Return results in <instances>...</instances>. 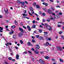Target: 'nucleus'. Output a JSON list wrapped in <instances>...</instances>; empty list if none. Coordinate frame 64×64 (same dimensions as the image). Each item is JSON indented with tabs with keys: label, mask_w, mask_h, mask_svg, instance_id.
Masks as SVG:
<instances>
[{
	"label": "nucleus",
	"mask_w": 64,
	"mask_h": 64,
	"mask_svg": "<svg viewBox=\"0 0 64 64\" xmlns=\"http://www.w3.org/2000/svg\"><path fill=\"white\" fill-rule=\"evenodd\" d=\"M45 25L46 26V28L48 30L50 31H52V26H50L48 25V24L46 23L45 24Z\"/></svg>",
	"instance_id": "obj_1"
},
{
	"label": "nucleus",
	"mask_w": 64,
	"mask_h": 64,
	"mask_svg": "<svg viewBox=\"0 0 64 64\" xmlns=\"http://www.w3.org/2000/svg\"><path fill=\"white\" fill-rule=\"evenodd\" d=\"M18 4H19V3H20L22 5H24V2H20V0H17Z\"/></svg>",
	"instance_id": "obj_2"
},
{
	"label": "nucleus",
	"mask_w": 64,
	"mask_h": 64,
	"mask_svg": "<svg viewBox=\"0 0 64 64\" xmlns=\"http://www.w3.org/2000/svg\"><path fill=\"white\" fill-rule=\"evenodd\" d=\"M39 62L41 64H45V62L44 61L42 60L41 59H40L39 60Z\"/></svg>",
	"instance_id": "obj_3"
},
{
	"label": "nucleus",
	"mask_w": 64,
	"mask_h": 64,
	"mask_svg": "<svg viewBox=\"0 0 64 64\" xmlns=\"http://www.w3.org/2000/svg\"><path fill=\"white\" fill-rule=\"evenodd\" d=\"M57 48V49L58 50H59L60 51H62V49L59 46H56Z\"/></svg>",
	"instance_id": "obj_4"
},
{
	"label": "nucleus",
	"mask_w": 64,
	"mask_h": 64,
	"mask_svg": "<svg viewBox=\"0 0 64 64\" xmlns=\"http://www.w3.org/2000/svg\"><path fill=\"white\" fill-rule=\"evenodd\" d=\"M36 48H35V49H38V50H39V49L40 48V46H39V45L36 44Z\"/></svg>",
	"instance_id": "obj_5"
},
{
	"label": "nucleus",
	"mask_w": 64,
	"mask_h": 64,
	"mask_svg": "<svg viewBox=\"0 0 64 64\" xmlns=\"http://www.w3.org/2000/svg\"><path fill=\"white\" fill-rule=\"evenodd\" d=\"M48 13L50 14H52V10L49 9L48 10Z\"/></svg>",
	"instance_id": "obj_6"
},
{
	"label": "nucleus",
	"mask_w": 64,
	"mask_h": 64,
	"mask_svg": "<svg viewBox=\"0 0 64 64\" xmlns=\"http://www.w3.org/2000/svg\"><path fill=\"white\" fill-rule=\"evenodd\" d=\"M18 36L19 37H22L23 36V34L22 32H20L18 34Z\"/></svg>",
	"instance_id": "obj_7"
},
{
	"label": "nucleus",
	"mask_w": 64,
	"mask_h": 64,
	"mask_svg": "<svg viewBox=\"0 0 64 64\" xmlns=\"http://www.w3.org/2000/svg\"><path fill=\"white\" fill-rule=\"evenodd\" d=\"M18 29L20 31H21V32H24V30L22 29L21 28H19Z\"/></svg>",
	"instance_id": "obj_8"
},
{
	"label": "nucleus",
	"mask_w": 64,
	"mask_h": 64,
	"mask_svg": "<svg viewBox=\"0 0 64 64\" xmlns=\"http://www.w3.org/2000/svg\"><path fill=\"white\" fill-rule=\"evenodd\" d=\"M16 26L14 25H13L11 26V28L12 29H14V28H15Z\"/></svg>",
	"instance_id": "obj_9"
},
{
	"label": "nucleus",
	"mask_w": 64,
	"mask_h": 64,
	"mask_svg": "<svg viewBox=\"0 0 64 64\" xmlns=\"http://www.w3.org/2000/svg\"><path fill=\"white\" fill-rule=\"evenodd\" d=\"M8 10L7 9V10L6 11H5V10H4V11L5 13H6L7 14H8Z\"/></svg>",
	"instance_id": "obj_10"
},
{
	"label": "nucleus",
	"mask_w": 64,
	"mask_h": 64,
	"mask_svg": "<svg viewBox=\"0 0 64 64\" xmlns=\"http://www.w3.org/2000/svg\"><path fill=\"white\" fill-rule=\"evenodd\" d=\"M13 33H14V31H12V32H10L9 33V34L10 35H12V34H13Z\"/></svg>",
	"instance_id": "obj_11"
},
{
	"label": "nucleus",
	"mask_w": 64,
	"mask_h": 64,
	"mask_svg": "<svg viewBox=\"0 0 64 64\" xmlns=\"http://www.w3.org/2000/svg\"><path fill=\"white\" fill-rule=\"evenodd\" d=\"M60 14H56V17H57V18H60Z\"/></svg>",
	"instance_id": "obj_12"
},
{
	"label": "nucleus",
	"mask_w": 64,
	"mask_h": 64,
	"mask_svg": "<svg viewBox=\"0 0 64 64\" xmlns=\"http://www.w3.org/2000/svg\"><path fill=\"white\" fill-rule=\"evenodd\" d=\"M43 4V5H45V6H47L48 5V4L47 3H46L45 2H43L42 3Z\"/></svg>",
	"instance_id": "obj_13"
},
{
	"label": "nucleus",
	"mask_w": 64,
	"mask_h": 64,
	"mask_svg": "<svg viewBox=\"0 0 64 64\" xmlns=\"http://www.w3.org/2000/svg\"><path fill=\"white\" fill-rule=\"evenodd\" d=\"M30 10L31 11H33V8L31 7H30Z\"/></svg>",
	"instance_id": "obj_14"
},
{
	"label": "nucleus",
	"mask_w": 64,
	"mask_h": 64,
	"mask_svg": "<svg viewBox=\"0 0 64 64\" xmlns=\"http://www.w3.org/2000/svg\"><path fill=\"white\" fill-rule=\"evenodd\" d=\"M16 58L17 59H19V55L18 54L16 55Z\"/></svg>",
	"instance_id": "obj_15"
},
{
	"label": "nucleus",
	"mask_w": 64,
	"mask_h": 64,
	"mask_svg": "<svg viewBox=\"0 0 64 64\" xmlns=\"http://www.w3.org/2000/svg\"><path fill=\"white\" fill-rule=\"evenodd\" d=\"M34 52L36 54H38L39 53V52H37V51H36V50H34Z\"/></svg>",
	"instance_id": "obj_16"
},
{
	"label": "nucleus",
	"mask_w": 64,
	"mask_h": 64,
	"mask_svg": "<svg viewBox=\"0 0 64 64\" xmlns=\"http://www.w3.org/2000/svg\"><path fill=\"white\" fill-rule=\"evenodd\" d=\"M44 58H45L46 59H49V57H48V56H45L44 57Z\"/></svg>",
	"instance_id": "obj_17"
},
{
	"label": "nucleus",
	"mask_w": 64,
	"mask_h": 64,
	"mask_svg": "<svg viewBox=\"0 0 64 64\" xmlns=\"http://www.w3.org/2000/svg\"><path fill=\"white\" fill-rule=\"evenodd\" d=\"M28 46H30V45H31V43H30V42H28Z\"/></svg>",
	"instance_id": "obj_18"
},
{
	"label": "nucleus",
	"mask_w": 64,
	"mask_h": 64,
	"mask_svg": "<svg viewBox=\"0 0 64 64\" xmlns=\"http://www.w3.org/2000/svg\"><path fill=\"white\" fill-rule=\"evenodd\" d=\"M36 41L34 39H33L32 40V43H35V42Z\"/></svg>",
	"instance_id": "obj_19"
},
{
	"label": "nucleus",
	"mask_w": 64,
	"mask_h": 64,
	"mask_svg": "<svg viewBox=\"0 0 64 64\" xmlns=\"http://www.w3.org/2000/svg\"><path fill=\"white\" fill-rule=\"evenodd\" d=\"M36 8H40V6H39L38 5H36Z\"/></svg>",
	"instance_id": "obj_20"
},
{
	"label": "nucleus",
	"mask_w": 64,
	"mask_h": 64,
	"mask_svg": "<svg viewBox=\"0 0 64 64\" xmlns=\"http://www.w3.org/2000/svg\"><path fill=\"white\" fill-rule=\"evenodd\" d=\"M36 26L35 25H34L32 26V28H35Z\"/></svg>",
	"instance_id": "obj_21"
},
{
	"label": "nucleus",
	"mask_w": 64,
	"mask_h": 64,
	"mask_svg": "<svg viewBox=\"0 0 64 64\" xmlns=\"http://www.w3.org/2000/svg\"><path fill=\"white\" fill-rule=\"evenodd\" d=\"M15 36H16V35H14L13 36V38H14V39H16V37Z\"/></svg>",
	"instance_id": "obj_22"
},
{
	"label": "nucleus",
	"mask_w": 64,
	"mask_h": 64,
	"mask_svg": "<svg viewBox=\"0 0 64 64\" xmlns=\"http://www.w3.org/2000/svg\"><path fill=\"white\" fill-rule=\"evenodd\" d=\"M61 37L62 38V39H64V36L62 35L61 36Z\"/></svg>",
	"instance_id": "obj_23"
},
{
	"label": "nucleus",
	"mask_w": 64,
	"mask_h": 64,
	"mask_svg": "<svg viewBox=\"0 0 64 64\" xmlns=\"http://www.w3.org/2000/svg\"><path fill=\"white\" fill-rule=\"evenodd\" d=\"M3 30V28L0 27V30Z\"/></svg>",
	"instance_id": "obj_24"
},
{
	"label": "nucleus",
	"mask_w": 64,
	"mask_h": 64,
	"mask_svg": "<svg viewBox=\"0 0 64 64\" xmlns=\"http://www.w3.org/2000/svg\"><path fill=\"white\" fill-rule=\"evenodd\" d=\"M60 61L61 62H63V60H62L60 58Z\"/></svg>",
	"instance_id": "obj_25"
},
{
	"label": "nucleus",
	"mask_w": 64,
	"mask_h": 64,
	"mask_svg": "<svg viewBox=\"0 0 64 64\" xmlns=\"http://www.w3.org/2000/svg\"><path fill=\"white\" fill-rule=\"evenodd\" d=\"M48 39L49 41H51V40H52V39L51 38H48Z\"/></svg>",
	"instance_id": "obj_26"
},
{
	"label": "nucleus",
	"mask_w": 64,
	"mask_h": 64,
	"mask_svg": "<svg viewBox=\"0 0 64 64\" xmlns=\"http://www.w3.org/2000/svg\"><path fill=\"white\" fill-rule=\"evenodd\" d=\"M33 5L34 6H36V4L35 3H34L33 4Z\"/></svg>",
	"instance_id": "obj_27"
},
{
	"label": "nucleus",
	"mask_w": 64,
	"mask_h": 64,
	"mask_svg": "<svg viewBox=\"0 0 64 64\" xmlns=\"http://www.w3.org/2000/svg\"><path fill=\"white\" fill-rule=\"evenodd\" d=\"M20 42L21 44H23V41L22 40H20Z\"/></svg>",
	"instance_id": "obj_28"
},
{
	"label": "nucleus",
	"mask_w": 64,
	"mask_h": 64,
	"mask_svg": "<svg viewBox=\"0 0 64 64\" xmlns=\"http://www.w3.org/2000/svg\"><path fill=\"white\" fill-rule=\"evenodd\" d=\"M14 48L16 49H18L19 48L17 46H15L14 47Z\"/></svg>",
	"instance_id": "obj_29"
},
{
	"label": "nucleus",
	"mask_w": 64,
	"mask_h": 64,
	"mask_svg": "<svg viewBox=\"0 0 64 64\" xmlns=\"http://www.w3.org/2000/svg\"><path fill=\"white\" fill-rule=\"evenodd\" d=\"M38 30L40 33H41V32H42V30L40 29L39 30Z\"/></svg>",
	"instance_id": "obj_30"
},
{
	"label": "nucleus",
	"mask_w": 64,
	"mask_h": 64,
	"mask_svg": "<svg viewBox=\"0 0 64 64\" xmlns=\"http://www.w3.org/2000/svg\"><path fill=\"white\" fill-rule=\"evenodd\" d=\"M12 58L11 57H9L8 58V59L9 60H12Z\"/></svg>",
	"instance_id": "obj_31"
},
{
	"label": "nucleus",
	"mask_w": 64,
	"mask_h": 64,
	"mask_svg": "<svg viewBox=\"0 0 64 64\" xmlns=\"http://www.w3.org/2000/svg\"><path fill=\"white\" fill-rule=\"evenodd\" d=\"M48 19H49L50 20H52V19H53V18L52 17L49 18H48Z\"/></svg>",
	"instance_id": "obj_32"
},
{
	"label": "nucleus",
	"mask_w": 64,
	"mask_h": 64,
	"mask_svg": "<svg viewBox=\"0 0 64 64\" xmlns=\"http://www.w3.org/2000/svg\"><path fill=\"white\" fill-rule=\"evenodd\" d=\"M24 14H26V13H27L26 10H24Z\"/></svg>",
	"instance_id": "obj_33"
},
{
	"label": "nucleus",
	"mask_w": 64,
	"mask_h": 64,
	"mask_svg": "<svg viewBox=\"0 0 64 64\" xmlns=\"http://www.w3.org/2000/svg\"><path fill=\"white\" fill-rule=\"evenodd\" d=\"M39 36V35H37L36 36V38H39V37H40Z\"/></svg>",
	"instance_id": "obj_34"
},
{
	"label": "nucleus",
	"mask_w": 64,
	"mask_h": 64,
	"mask_svg": "<svg viewBox=\"0 0 64 64\" xmlns=\"http://www.w3.org/2000/svg\"><path fill=\"white\" fill-rule=\"evenodd\" d=\"M40 40H43V38L42 37H40Z\"/></svg>",
	"instance_id": "obj_35"
},
{
	"label": "nucleus",
	"mask_w": 64,
	"mask_h": 64,
	"mask_svg": "<svg viewBox=\"0 0 64 64\" xmlns=\"http://www.w3.org/2000/svg\"><path fill=\"white\" fill-rule=\"evenodd\" d=\"M51 9L52 10V11H54V10H55V9L54 8H52Z\"/></svg>",
	"instance_id": "obj_36"
},
{
	"label": "nucleus",
	"mask_w": 64,
	"mask_h": 64,
	"mask_svg": "<svg viewBox=\"0 0 64 64\" xmlns=\"http://www.w3.org/2000/svg\"><path fill=\"white\" fill-rule=\"evenodd\" d=\"M62 34V32L61 31L59 32V34Z\"/></svg>",
	"instance_id": "obj_37"
},
{
	"label": "nucleus",
	"mask_w": 64,
	"mask_h": 64,
	"mask_svg": "<svg viewBox=\"0 0 64 64\" xmlns=\"http://www.w3.org/2000/svg\"><path fill=\"white\" fill-rule=\"evenodd\" d=\"M31 12H32V14H34V10H33V11H31Z\"/></svg>",
	"instance_id": "obj_38"
},
{
	"label": "nucleus",
	"mask_w": 64,
	"mask_h": 64,
	"mask_svg": "<svg viewBox=\"0 0 64 64\" xmlns=\"http://www.w3.org/2000/svg\"><path fill=\"white\" fill-rule=\"evenodd\" d=\"M8 44H9V45H12V44L10 42V43H8Z\"/></svg>",
	"instance_id": "obj_39"
},
{
	"label": "nucleus",
	"mask_w": 64,
	"mask_h": 64,
	"mask_svg": "<svg viewBox=\"0 0 64 64\" xmlns=\"http://www.w3.org/2000/svg\"><path fill=\"white\" fill-rule=\"evenodd\" d=\"M45 13H44L42 14V15L43 16H45Z\"/></svg>",
	"instance_id": "obj_40"
},
{
	"label": "nucleus",
	"mask_w": 64,
	"mask_h": 64,
	"mask_svg": "<svg viewBox=\"0 0 64 64\" xmlns=\"http://www.w3.org/2000/svg\"><path fill=\"white\" fill-rule=\"evenodd\" d=\"M25 3H26V4H28V2L26 1H25Z\"/></svg>",
	"instance_id": "obj_41"
},
{
	"label": "nucleus",
	"mask_w": 64,
	"mask_h": 64,
	"mask_svg": "<svg viewBox=\"0 0 64 64\" xmlns=\"http://www.w3.org/2000/svg\"><path fill=\"white\" fill-rule=\"evenodd\" d=\"M52 14L53 15H54V16H55V14L54 13H52Z\"/></svg>",
	"instance_id": "obj_42"
},
{
	"label": "nucleus",
	"mask_w": 64,
	"mask_h": 64,
	"mask_svg": "<svg viewBox=\"0 0 64 64\" xmlns=\"http://www.w3.org/2000/svg\"><path fill=\"white\" fill-rule=\"evenodd\" d=\"M58 23H60V24H62V22H58Z\"/></svg>",
	"instance_id": "obj_43"
},
{
	"label": "nucleus",
	"mask_w": 64,
	"mask_h": 64,
	"mask_svg": "<svg viewBox=\"0 0 64 64\" xmlns=\"http://www.w3.org/2000/svg\"><path fill=\"white\" fill-rule=\"evenodd\" d=\"M44 45L46 46H48L46 44H44Z\"/></svg>",
	"instance_id": "obj_44"
},
{
	"label": "nucleus",
	"mask_w": 64,
	"mask_h": 64,
	"mask_svg": "<svg viewBox=\"0 0 64 64\" xmlns=\"http://www.w3.org/2000/svg\"><path fill=\"white\" fill-rule=\"evenodd\" d=\"M28 52L29 53H30V54H32V52L30 51H28Z\"/></svg>",
	"instance_id": "obj_45"
},
{
	"label": "nucleus",
	"mask_w": 64,
	"mask_h": 64,
	"mask_svg": "<svg viewBox=\"0 0 64 64\" xmlns=\"http://www.w3.org/2000/svg\"><path fill=\"white\" fill-rule=\"evenodd\" d=\"M22 27L23 28H24V29H26V28L25 26H23Z\"/></svg>",
	"instance_id": "obj_46"
},
{
	"label": "nucleus",
	"mask_w": 64,
	"mask_h": 64,
	"mask_svg": "<svg viewBox=\"0 0 64 64\" xmlns=\"http://www.w3.org/2000/svg\"><path fill=\"white\" fill-rule=\"evenodd\" d=\"M34 58H32V61L33 62L34 61Z\"/></svg>",
	"instance_id": "obj_47"
},
{
	"label": "nucleus",
	"mask_w": 64,
	"mask_h": 64,
	"mask_svg": "<svg viewBox=\"0 0 64 64\" xmlns=\"http://www.w3.org/2000/svg\"><path fill=\"white\" fill-rule=\"evenodd\" d=\"M58 27H60L61 26V25H59V24H58Z\"/></svg>",
	"instance_id": "obj_48"
},
{
	"label": "nucleus",
	"mask_w": 64,
	"mask_h": 64,
	"mask_svg": "<svg viewBox=\"0 0 64 64\" xmlns=\"http://www.w3.org/2000/svg\"><path fill=\"white\" fill-rule=\"evenodd\" d=\"M27 28L28 29H29V28H30V26H27Z\"/></svg>",
	"instance_id": "obj_49"
},
{
	"label": "nucleus",
	"mask_w": 64,
	"mask_h": 64,
	"mask_svg": "<svg viewBox=\"0 0 64 64\" xmlns=\"http://www.w3.org/2000/svg\"><path fill=\"white\" fill-rule=\"evenodd\" d=\"M32 23L34 24V23H35V21L34 20H33Z\"/></svg>",
	"instance_id": "obj_50"
},
{
	"label": "nucleus",
	"mask_w": 64,
	"mask_h": 64,
	"mask_svg": "<svg viewBox=\"0 0 64 64\" xmlns=\"http://www.w3.org/2000/svg\"><path fill=\"white\" fill-rule=\"evenodd\" d=\"M6 23H8V22H9V21L8 20H6Z\"/></svg>",
	"instance_id": "obj_51"
},
{
	"label": "nucleus",
	"mask_w": 64,
	"mask_h": 64,
	"mask_svg": "<svg viewBox=\"0 0 64 64\" xmlns=\"http://www.w3.org/2000/svg\"><path fill=\"white\" fill-rule=\"evenodd\" d=\"M5 27H6V29H7V28H8V26H6Z\"/></svg>",
	"instance_id": "obj_52"
},
{
	"label": "nucleus",
	"mask_w": 64,
	"mask_h": 64,
	"mask_svg": "<svg viewBox=\"0 0 64 64\" xmlns=\"http://www.w3.org/2000/svg\"><path fill=\"white\" fill-rule=\"evenodd\" d=\"M2 17H3V16H2L1 15H0V18H2Z\"/></svg>",
	"instance_id": "obj_53"
},
{
	"label": "nucleus",
	"mask_w": 64,
	"mask_h": 64,
	"mask_svg": "<svg viewBox=\"0 0 64 64\" xmlns=\"http://www.w3.org/2000/svg\"><path fill=\"white\" fill-rule=\"evenodd\" d=\"M40 27L41 28H43V26H42L41 25H40Z\"/></svg>",
	"instance_id": "obj_54"
},
{
	"label": "nucleus",
	"mask_w": 64,
	"mask_h": 64,
	"mask_svg": "<svg viewBox=\"0 0 64 64\" xmlns=\"http://www.w3.org/2000/svg\"><path fill=\"white\" fill-rule=\"evenodd\" d=\"M44 34H48V32H44Z\"/></svg>",
	"instance_id": "obj_55"
},
{
	"label": "nucleus",
	"mask_w": 64,
	"mask_h": 64,
	"mask_svg": "<svg viewBox=\"0 0 64 64\" xmlns=\"http://www.w3.org/2000/svg\"><path fill=\"white\" fill-rule=\"evenodd\" d=\"M59 14L60 15H62V13H61V12H60L59 13Z\"/></svg>",
	"instance_id": "obj_56"
},
{
	"label": "nucleus",
	"mask_w": 64,
	"mask_h": 64,
	"mask_svg": "<svg viewBox=\"0 0 64 64\" xmlns=\"http://www.w3.org/2000/svg\"><path fill=\"white\" fill-rule=\"evenodd\" d=\"M26 53H27V52H24V54H26Z\"/></svg>",
	"instance_id": "obj_57"
},
{
	"label": "nucleus",
	"mask_w": 64,
	"mask_h": 64,
	"mask_svg": "<svg viewBox=\"0 0 64 64\" xmlns=\"http://www.w3.org/2000/svg\"><path fill=\"white\" fill-rule=\"evenodd\" d=\"M28 30L29 31H31V28H29L28 29Z\"/></svg>",
	"instance_id": "obj_58"
},
{
	"label": "nucleus",
	"mask_w": 64,
	"mask_h": 64,
	"mask_svg": "<svg viewBox=\"0 0 64 64\" xmlns=\"http://www.w3.org/2000/svg\"><path fill=\"white\" fill-rule=\"evenodd\" d=\"M46 44H47V45H49V42H46Z\"/></svg>",
	"instance_id": "obj_59"
},
{
	"label": "nucleus",
	"mask_w": 64,
	"mask_h": 64,
	"mask_svg": "<svg viewBox=\"0 0 64 64\" xmlns=\"http://www.w3.org/2000/svg\"><path fill=\"white\" fill-rule=\"evenodd\" d=\"M22 17H23V18H26V17H25V16H22Z\"/></svg>",
	"instance_id": "obj_60"
},
{
	"label": "nucleus",
	"mask_w": 64,
	"mask_h": 64,
	"mask_svg": "<svg viewBox=\"0 0 64 64\" xmlns=\"http://www.w3.org/2000/svg\"><path fill=\"white\" fill-rule=\"evenodd\" d=\"M34 48H32V51H34Z\"/></svg>",
	"instance_id": "obj_61"
},
{
	"label": "nucleus",
	"mask_w": 64,
	"mask_h": 64,
	"mask_svg": "<svg viewBox=\"0 0 64 64\" xmlns=\"http://www.w3.org/2000/svg\"><path fill=\"white\" fill-rule=\"evenodd\" d=\"M45 22V20L44 19H43L42 22Z\"/></svg>",
	"instance_id": "obj_62"
},
{
	"label": "nucleus",
	"mask_w": 64,
	"mask_h": 64,
	"mask_svg": "<svg viewBox=\"0 0 64 64\" xmlns=\"http://www.w3.org/2000/svg\"><path fill=\"white\" fill-rule=\"evenodd\" d=\"M37 20H39V18H38L36 19Z\"/></svg>",
	"instance_id": "obj_63"
},
{
	"label": "nucleus",
	"mask_w": 64,
	"mask_h": 64,
	"mask_svg": "<svg viewBox=\"0 0 64 64\" xmlns=\"http://www.w3.org/2000/svg\"><path fill=\"white\" fill-rule=\"evenodd\" d=\"M58 36H56V39H58Z\"/></svg>",
	"instance_id": "obj_64"
}]
</instances>
